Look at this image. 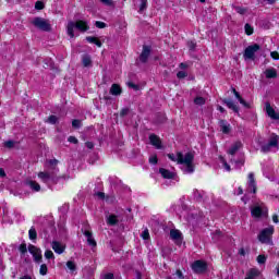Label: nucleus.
Instances as JSON below:
<instances>
[{"mask_svg": "<svg viewBox=\"0 0 279 279\" xmlns=\"http://www.w3.org/2000/svg\"><path fill=\"white\" fill-rule=\"evenodd\" d=\"M169 160L172 162H178V165H182L181 169L183 173H193L195 171V166L193 165V160H195V155L191 151L185 155L182 153L168 154Z\"/></svg>", "mask_w": 279, "mask_h": 279, "instance_id": "nucleus-1", "label": "nucleus"}, {"mask_svg": "<svg viewBox=\"0 0 279 279\" xmlns=\"http://www.w3.org/2000/svg\"><path fill=\"white\" fill-rule=\"evenodd\" d=\"M48 162V171L38 173V178L41 182H45V184L56 182V180H58V172L60 171V169H58V159H50Z\"/></svg>", "mask_w": 279, "mask_h": 279, "instance_id": "nucleus-2", "label": "nucleus"}, {"mask_svg": "<svg viewBox=\"0 0 279 279\" xmlns=\"http://www.w3.org/2000/svg\"><path fill=\"white\" fill-rule=\"evenodd\" d=\"M75 29H78V32H88L90 29V26H88V22L86 21H70L66 25V32H68V36H70L71 38H75Z\"/></svg>", "mask_w": 279, "mask_h": 279, "instance_id": "nucleus-3", "label": "nucleus"}, {"mask_svg": "<svg viewBox=\"0 0 279 279\" xmlns=\"http://www.w3.org/2000/svg\"><path fill=\"white\" fill-rule=\"evenodd\" d=\"M274 235V227H268L260 231L258 234V240L260 243H265L266 245H274V241H271V236Z\"/></svg>", "mask_w": 279, "mask_h": 279, "instance_id": "nucleus-4", "label": "nucleus"}, {"mask_svg": "<svg viewBox=\"0 0 279 279\" xmlns=\"http://www.w3.org/2000/svg\"><path fill=\"white\" fill-rule=\"evenodd\" d=\"M32 25H34L35 27H37V29H40L41 32H51V24H49V21L43 17L33 19Z\"/></svg>", "mask_w": 279, "mask_h": 279, "instance_id": "nucleus-5", "label": "nucleus"}, {"mask_svg": "<svg viewBox=\"0 0 279 279\" xmlns=\"http://www.w3.org/2000/svg\"><path fill=\"white\" fill-rule=\"evenodd\" d=\"M278 142H279V136L276 135V134H272L270 136L269 142L267 144H265V145H262L260 151L263 154H269V151H271V149H274V147L275 148L278 147Z\"/></svg>", "mask_w": 279, "mask_h": 279, "instance_id": "nucleus-6", "label": "nucleus"}, {"mask_svg": "<svg viewBox=\"0 0 279 279\" xmlns=\"http://www.w3.org/2000/svg\"><path fill=\"white\" fill-rule=\"evenodd\" d=\"M192 271L194 274H206V271H208V263L202 260V259H197L195 260L192 265Z\"/></svg>", "mask_w": 279, "mask_h": 279, "instance_id": "nucleus-7", "label": "nucleus"}, {"mask_svg": "<svg viewBox=\"0 0 279 279\" xmlns=\"http://www.w3.org/2000/svg\"><path fill=\"white\" fill-rule=\"evenodd\" d=\"M256 51H260V45L254 44L246 47L243 53L244 60H254Z\"/></svg>", "mask_w": 279, "mask_h": 279, "instance_id": "nucleus-8", "label": "nucleus"}, {"mask_svg": "<svg viewBox=\"0 0 279 279\" xmlns=\"http://www.w3.org/2000/svg\"><path fill=\"white\" fill-rule=\"evenodd\" d=\"M28 252L34 257L35 263H43V253H41L40 248L31 244L28 246Z\"/></svg>", "mask_w": 279, "mask_h": 279, "instance_id": "nucleus-9", "label": "nucleus"}, {"mask_svg": "<svg viewBox=\"0 0 279 279\" xmlns=\"http://www.w3.org/2000/svg\"><path fill=\"white\" fill-rule=\"evenodd\" d=\"M149 56H151V46L144 45L142 53L140 54V62L143 64L147 63Z\"/></svg>", "mask_w": 279, "mask_h": 279, "instance_id": "nucleus-10", "label": "nucleus"}, {"mask_svg": "<svg viewBox=\"0 0 279 279\" xmlns=\"http://www.w3.org/2000/svg\"><path fill=\"white\" fill-rule=\"evenodd\" d=\"M248 193L256 194V179H254V172L248 173L247 189Z\"/></svg>", "mask_w": 279, "mask_h": 279, "instance_id": "nucleus-11", "label": "nucleus"}, {"mask_svg": "<svg viewBox=\"0 0 279 279\" xmlns=\"http://www.w3.org/2000/svg\"><path fill=\"white\" fill-rule=\"evenodd\" d=\"M266 114L272 119V121H279V113L272 109L269 102H266Z\"/></svg>", "mask_w": 279, "mask_h": 279, "instance_id": "nucleus-12", "label": "nucleus"}, {"mask_svg": "<svg viewBox=\"0 0 279 279\" xmlns=\"http://www.w3.org/2000/svg\"><path fill=\"white\" fill-rule=\"evenodd\" d=\"M149 142L153 147H156V149H162V141H160V137H158V135L150 134Z\"/></svg>", "mask_w": 279, "mask_h": 279, "instance_id": "nucleus-13", "label": "nucleus"}, {"mask_svg": "<svg viewBox=\"0 0 279 279\" xmlns=\"http://www.w3.org/2000/svg\"><path fill=\"white\" fill-rule=\"evenodd\" d=\"M83 234L86 236L87 243L90 245V247H97V241H95V238H93V232L89 230H84Z\"/></svg>", "mask_w": 279, "mask_h": 279, "instance_id": "nucleus-14", "label": "nucleus"}, {"mask_svg": "<svg viewBox=\"0 0 279 279\" xmlns=\"http://www.w3.org/2000/svg\"><path fill=\"white\" fill-rule=\"evenodd\" d=\"M51 247L53 250V252H56V254H64V245H62V243L58 242V241H52L51 243Z\"/></svg>", "mask_w": 279, "mask_h": 279, "instance_id": "nucleus-15", "label": "nucleus"}, {"mask_svg": "<svg viewBox=\"0 0 279 279\" xmlns=\"http://www.w3.org/2000/svg\"><path fill=\"white\" fill-rule=\"evenodd\" d=\"M241 147H243V143H241V142H235V143L232 144V146L228 149L227 154H229V156H234V154H236V151H239V149H241Z\"/></svg>", "mask_w": 279, "mask_h": 279, "instance_id": "nucleus-16", "label": "nucleus"}, {"mask_svg": "<svg viewBox=\"0 0 279 279\" xmlns=\"http://www.w3.org/2000/svg\"><path fill=\"white\" fill-rule=\"evenodd\" d=\"M219 128H220V132H222V134H230L231 129H230V123H228V121L220 120Z\"/></svg>", "mask_w": 279, "mask_h": 279, "instance_id": "nucleus-17", "label": "nucleus"}, {"mask_svg": "<svg viewBox=\"0 0 279 279\" xmlns=\"http://www.w3.org/2000/svg\"><path fill=\"white\" fill-rule=\"evenodd\" d=\"M251 215L253 217H263V215H265V209L260 206H254L252 209H251Z\"/></svg>", "mask_w": 279, "mask_h": 279, "instance_id": "nucleus-18", "label": "nucleus"}, {"mask_svg": "<svg viewBox=\"0 0 279 279\" xmlns=\"http://www.w3.org/2000/svg\"><path fill=\"white\" fill-rule=\"evenodd\" d=\"M109 93H110V95H113L114 97H119V95H121V93H123V89H121V86L119 84H112Z\"/></svg>", "mask_w": 279, "mask_h": 279, "instance_id": "nucleus-19", "label": "nucleus"}, {"mask_svg": "<svg viewBox=\"0 0 279 279\" xmlns=\"http://www.w3.org/2000/svg\"><path fill=\"white\" fill-rule=\"evenodd\" d=\"M159 173L166 179V180H173L175 178V174L165 168L159 169Z\"/></svg>", "mask_w": 279, "mask_h": 279, "instance_id": "nucleus-20", "label": "nucleus"}, {"mask_svg": "<svg viewBox=\"0 0 279 279\" xmlns=\"http://www.w3.org/2000/svg\"><path fill=\"white\" fill-rule=\"evenodd\" d=\"M170 239H172V241H182V232L178 229H172L170 231Z\"/></svg>", "mask_w": 279, "mask_h": 279, "instance_id": "nucleus-21", "label": "nucleus"}, {"mask_svg": "<svg viewBox=\"0 0 279 279\" xmlns=\"http://www.w3.org/2000/svg\"><path fill=\"white\" fill-rule=\"evenodd\" d=\"M265 76L267 80H276V77H278V72L274 68L267 69L265 71Z\"/></svg>", "mask_w": 279, "mask_h": 279, "instance_id": "nucleus-22", "label": "nucleus"}, {"mask_svg": "<svg viewBox=\"0 0 279 279\" xmlns=\"http://www.w3.org/2000/svg\"><path fill=\"white\" fill-rule=\"evenodd\" d=\"M223 104H226V106L230 110H233V112H239V106H236V104H234V101L232 99H225Z\"/></svg>", "mask_w": 279, "mask_h": 279, "instance_id": "nucleus-23", "label": "nucleus"}, {"mask_svg": "<svg viewBox=\"0 0 279 279\" xmlns=\"http://www.w3.org/2000/svg\"><path fill=\"white\" fill-rule=\"evenodd\" d=\"M258 276H260V270L253 268L246 274L245 279H256Z\"/></svg>", "mask_w": 279, "mask_h": 279, "instance_id": "nucleus-24", "label": "nucleus"}, {"mask_svg": "<svg viewBox=\"0 0 279 279\" xmlns=\"http://www.w3.org/2000/svg\"><path fill=\"white\" fill-rule=\"evenodd\" d=\"M233 95L235 96V98L239 100V102L241 105L244 106V108H250V102H246L245 99H243V97H241V94H239V92H236V89H232Z\"/></svg>", "mask_w": 279, "mask_h": 279, "instance_id": "nucleus-25", "label": "nucleus"}, {"mask_svg": "<svg viewBox=\"0 0 279 279\" xmlns=\"http://www.w3.org/2000/svg\"><path fill=\"white\" fill-rule=\"evenodd\" d=\"M117 223H119V217L117 215L107 216L108 226H117Z\"/></svg>", "mask_w": 279, "mask_h": 279, "instance_id": "nucleus-26", "label": "nucleus"}, {"mask_svg": "<svg viewBox=\"0 0 279 279\" xmlns=\"http://www.w3.org/2000/svg\"><path fill=\"white\" fill-rule=\"evenodd\" d=\"M26 184L29 186V189H32V191H35L36 193L40 191V184H38L36 181H27Z\"/></svg>", "mask_w": 279, "mask_h": 279, "instance_id": "nucleus-27", "label": "nucleus"}, {"mask_svg": "<svg viewBox=\"0 0 279 279\" xmlns=\"http://www.w3.org/2000/svg\"><path fill=\"white\" fill-rule=\"evenodd\" d=\"M193 196L196 202H203L204 201V192H199L198 190L193 191Z\"/></svg>", "mask_w": 279, "mask_h": 279, "instance_id": "nucleus-28", "label": "nucleus"}, {"mask_svg": "<svg viewBox=\"0 0 279 279\" xmlns=\"http://www.w3.org/2000/svg\"><path fill=\"white\" fill-rule=\"evenodd\" d=\"M28 236L31 241H36V239L38 238V233L36 232V229L34 227L29 229Z\"/></svg>", "mask_w": 279, "mask_h": 279, "instance_id": "nucleus-29", "label": "nucleus"}, {"mask_svg": "<svg viewBox=\"0 0 279 279\" xmlns=\"http://www.w3.org/2000/svg\"><path fill=\"white\" fill-rule=\"evenodd\" d=\"M83 66H90L93 64V60L90 59V56L85 54L82 59Z\"/></svg>", "mask_w": 279, "mask_h": 279, "instance_id": "nucleus-30", "label": "nucleus"}, {"mask_svg": "<svg viewBox=\"0 0 279 279\" xmlns=\"http://www.w3.org/2000/svg\"><path fill=\"white\" fill-rule=\"evenodd\" d=\"M47 260H56V255H53V251L47 250L44 254Z\"/></svg>", "mask_w": 279, "mask_h": 279, "instance_id": "nucleus-31", "label": "nucleus"}, {"mask_svg": "<svg viewBox=\"0 0 279 279\" xmlns=\"http://www.w3.org/2000/svg\"><path fill=\"white\" fill-rule=\"evenodd\" d=\"M140 10L138 13L143 14L147 10V0H140Z\"/></svg>", "mask_w": 279, "mask_h": 279, "instance_id": "nucleus-32", "label": "nucleus"}, {"mask_svg": "<svg viewBox=\"0 0 279 279\" xmlns=\"http://www.w3.org/2000/svg\"><path fill=\"white\" fill-rule=\"evenodd\" d=\"M194 104H195V106H204V104H206V99L202 96H197L194 99Z\"/></svg>", "mask_w": 279, "mask_h": 279, "instance_id": "nucleus-33", "label": "nucleus"}, {"mask_svg": "<svg viewBox=\"0 0 279 279\" xmlns=\"http://www.w3.org/2000/svg\"><path fill=\"white\" fill-rule=\"evenodd\" d=\"M109 182L111 186H117L118 184H121V180H119L117 177H109Z\"/></svg>", "mask_w": 279, "mask_h": 279, "instance_id": "nucleus-34", "label": "nucleus"}, {"mask_svg": "<svg viewBox=\"0 0 279 279\" xmlns=\"http://www.w3.org/2000/svg\"><path fill=\"white\" fill-rule=\"evenodd\" d=\"M48 271H49V268H47V264H41L39 268L40 276H47Z\"/></svg>", "mask_w": 279, "mask_h": 279, "instance_id": "nucleus-35", "label": "nucleus"}, {"mask_svg": "<svg viewBox=\"0 0 279 279\" xmlns=\"http://www.w3.org/2000/svg\"><path fill=\"white\" fill-rule=\"evenodd\" d=\"M244 29L247 36H252V34H254V27H252L250 24H245Z\"/></svg>", "mask_w": 279, "mask_h": 279, "instance_id": "nucleus-36", "label": "nucleus"}, {"mask_svg": "<svg viewBox=\"0 0 279 279\" xmlns=\"http://www.w3.org/2000/svg\"><path fill=\"white\" fill-rule=\"evenodd\" d=\"M66 267H68V269H70V271H75V269H77V266L75 265V262H73V260L66 262Z\"/></svg>", "mask_w": 279, "mask_h": 279, "instance_id": "nucleus-37", "label": "nucleus"}, {"mask_svg": "<svg viewBox=\"0 0 279 279\" xmlns=\"http://www.w3.org/2000/svg\"><path fill=\"white\" fill-rule=\"evenodd\" d=\"M72 128H74L75 130H80V128H82V120H73L72 121Z\"/></svg>", "mask_w": 279, "mask_h": 279, "instance_id": "nucleus-38", "label": "nucleus"}, {"mask_svg": "<svg viewBox=\"0 0 279 279\" xmlns=\"http://www.w3.org/2000/svg\"><path fill=\"white\" fill-rule=\"evenodd\" d=\"M257 263H258L259 265H265V263H267V256H265V255H258V256H257Z\"/></svg>", "mask_w": 279, "mask_h": 279, "instance_id": "nucleus-39", "label": "nucleus"}, {"mask_svg": "<svg viewBox=\"0 0 279 279\" xmlns=\"http://www.w3.org/2000/svg\"><path fill=\"white\" fill-rule=\"evenodd\" d=\"M235 12H238V14H245L247 12V8H243V7H233Z\"/></svg>", "mask_w": 279, "mask_h": 279, "instance_id": "nucleus-40", "label": "nucleus"}, {"mask_svg": "<svg viewBox=\"0 0 279 279\" xmlns=\"http://www.w3.org/2000/svg\"><path fill=\"white\" fill-rule=\"evenodd\" d=\"M230 162H234L235 167H243L245 161L243 159L234 160V158H231Z\"/></svg>", "mask_w": 279, "mask_h": 279, "instance_id": "nucleus-41", "label": "nucleus"}, {"mask_svg": "<svg viewBox=\"0 0 279 279\" xmlns=\"http://www.w3.org/2000/svg\"><path fill=\"white\" fill-rule=\"evenodd\" d=\"M220 162L223 165L225 169L227 171H230V165H228V161H226V158H223L222 156L219 157Z\"/></svg>", "mask_w": 279, "mask_h": 279, "instance_id": "nucleus-42", "label": "nucleus"}, {"mask_svg": "<svg viewBox=\"0 0 279 279\" xmlns=\"http://www.w3.org/2000/svg\"><path fill=\"white\" fill-rule=\"evenodd\" d=\"M95 26L98 28V29H105V27H107V24L105 22H101V21H96L95 22Z\"/></svg>", "mask_w": 279, "mask_h": 279, "instance_id": "nucleus-43", "label": "nucleus"}, {"mask_svg": "<svg viewBox=\"0 0 279 279\" xmlns=\"http://www.w3.org/2000/svg\"><path fill=\"white\" fill-rule=\"evenodd\" d=\"M4 147H7V149H12L14 147V141L9 140L4 142Z\"/></svg>", "mask_w": 279, "mask_h": 279, "instance_id": "nucleus-44", "label": "nucleus"}, {"mask_svg": "<svg viewBox=\"0 0 279 279\" xmlns=\"http://www.w3.org/2000/svg\"><path fill=\"white\" fill-rule=\"evenodd\" d=\"M142 239H144V241L149 240V230L145 229L142 234H141Z\"/></svg>", "mask_w": 279, "mask_h": 279, "instance_id": "nucleus-45", "label": "nucleus"}, {"mask_svg": "<svg viewBox=\"0 0 279 279\" xmlns=\"http://www.w3.org/2000/svg\"><path fill=\"white\" fill-rule=\"evenodd\" d=\"M48 123H51V125H56V123H58V117L56 116H50L48 118Z\"/></svg>", "mask_w": 279, "mask_h": 279, "instance_id": "nucleus-46", "label": "nucleus"}, {"mask_svg": "<svg viewBox=\"0 0 279 279\" xmlns=\"http://www.w3.org/2000/svg\"><path fill=\"white\" fill-rule=\"evenodd\" d=\"M149 163L150 165H158V156L153 155L149 157Z\"/></svg>", "mask_w": 279, "mask_h": 279, "instance_id": "nucleus-47", "label": "nucleus"}, {"mask_svg": "<svg viewBox=\"0 0 279 279\" xmlns=\"http://www.w3.org/2000/svg\"><path fill=\"white\" fill-rule=\"evenodd\" d=\"M186 75H189V74L185 71H179L177 73L178 80H184V77H186Z\"/></svg>", "mask_w": 279, "mask_h": 279, "instance_id": "nucleus-48", "label": "nucleus"}, {"mask_svg": "<svg viewBox=\"0 0 279 279\" xmlns=\"http://www.w3.org/2000/svg\"><path fill=\"white\" fill-rule=\"evenodd\" d=\"M19 250L21 254H27V244H21Z\"/></svg>", "mask_w": 279, "mask_h": 279, "instance_id": "nucleus-49", "label": "nucleus"}, {"mask_svg": "<svg viewBox=\"0 0 279 279\" xmlns=\"http://www.w3.org/2000/svg\"><path fill=\"white\" fill-rule=\"evenodd\" d=\"M35 9L36 10H44L45 9V4L43 2H40V1H37L35 3Z\"/></svg>", "mask_w": 279, "mask_h": 279, "instance_id": "nucleus-50", "label": "nucleus"}, {"mask_svg": "<svg viewBox=\"0 0 279 279\" xmlns=\"http://www.w3.org/2000/svg\"><path fill=\"white\" fill-rule=\"evenodd\" d=\"M104 5H108L109 8L113 5L112 0H99Z\"/></svg>", "mask_w": 279, "mask_h": 279, "instance_id": "nucleus-51", "label": "nucleus"}, {"mask_svg": "<svg viewBox=\"0 0 279 279\" xmlns=\"http://www.w3.org/2000/svg\"><path fill=\"white\" fill-rule=\"evenodd\" d=\"M129 113H130V109L124 108V109H122V110L120 111V117H126V114H129Z\"/></svg>", "mask_w": 279, "mask_h": 279, "instance_id": "nucleus-52", "label": "nucleus"}, {"mask_svg": "<svg viewBox=\"0 0 279 279\" xmlns=\"http://www.w3.org/2000/svg\"><path fill=\"white\" fill-rule=\"evenodd\" d=\"M270 57L272 58V60H279V53H278V51H272V52H270Z\"/></svg>", "mask_w": 279, "mask_h": 279, "instance_id": "nucleus-53", "label": "nucleus"}, {"mask_svg": "<svg viewBox=\"0 0 279 279\" xmlns=\"http://www.w3.org/2000/svg\"><path fill=\"white\" fill-rule=\"evenodd\" d=\"M101 279H114V275L112 272L106 274Z\"/></svg>", "mask_w": 279, "mask_h": 279, "instance_id": "nucleus-54", "label": "nucleus"}, {"mask_svg": "<svg viewBox=\"0 0 279 279\" xmlns=\"http://www.w3.org/2000/svg\"><path fill=\"white\" fill-rule=\"evenodd\" d=\"M68 141H69V143H73L74 145H77V143H78V141L76 140L75 136H70V137L68 138Z\"/></svg>", "mask_w": 279, "mask_h": 279, "instance_id": "nucleus-55", "label": "nucleus"}, {"mask_svg": "<svg viewBox=\"0 0 279 279\" xmlns=\"http://www.w3.org/2000/svg\"><path fill=\"white\" fill-rule=\"evenodd\" d=\"M86 40H87V43H90L92 45H95L97 38L88 36V37H86Z\"/></svg>", "mask_w": 279, "mask_h": 279, "instance_id": "nucleus-56", "label": "nucleus"}, {"mask_svg": "<svg viewBox=\"0 0 279 279\" xmlns=\"http://www.w3.org/2000/svg\"><path fill=\"white\" fill-rule=\"evenodd\" d=\"M187 45H189V49L191 51H194L195 47H197V45L195 43H193V41H190Z\"/></svg>", "mask_w": 279, "mask_h": 279, "instance_id": "nucleus-57", "label": "nucleus"}, {"mask_svg": "<svg viewBox=\"0 0 279 279\" xmlns=\"http://www.w3.org/2000/svg\"><path fill=\"white\" fill-rule=\"evenodd\" d=\"M128 86H129V88H133V90H138V85H136L134 83H129Z\"/></svg>", "mask_w": 279, "mask_h": 279, "instance_id": "nucleus-58", "label": "nucleus"}, {"mask_svg": "<svg viewBox=\"0 0 279 279\" xmlns=\"http://www.w3.org/2000/svg\"><path fill=\"white\" fill-rule=\"evenodd\" d=\"M87 149H93L95 147V144L93 142L85 143Z\"/></svg>", "mask_w": 279, "mask_h": 279, "instance_id": "nucleus-59", "label": "nucleus"}, {"mask_svg": "<svg viewBox=\"0 0 279 279\" xmlns=\"http://www.w3.org/2000/svg\"><path fill=\"white\" fill-rule=\"evenodd\" d=\"M177 276L179 279H184V275L182 274V270H177Z\"/></svg>", "mask_w": 279, "mask_h": 279, "instance_id": "nucleus-60", "label": "nucleus"}, {"mask_svg": "<svg viewBox=\"0 0 279 279\" xmlns=\"http://www.w3.org/2000/svg\"><path fill=\"white\" fill-rule=\"evenodd\" d=\"M97 197H99L100 199H104V197H106V194L104 192H98L96 193Z\"/></svg>", "mask_w": 279, "mask_h": 279, "instance_id": "nucleus-61", "label": "nucleus"}, {"mask_svg": "<svg viewBox=\"0 0 279 279\" xmlns=\"http://www.w3.org/2000/svg\"><path fill=\"white\" fill-rule=\"evenodd\" d=\"M0 178H5V170L3 168H0Z\"/></svg>", "mask_w": 279, "mask_h": 279, "instance_id": "nucleus-62", "label": "nucleus"}, {"mask_svg": "<svg viewBox=\"0 0 279 279\" xmlns=\"http://www.w3.org/2000/svg\"><path fill=\"white\" fill-rule=\"evenodd\" d=\"M94 45H95L96 47H101V46H102V44H101V41H99V39H96V41L94 43Z\"/></svg>", "mask_w": 279, "mask_h": 279, "instance_id": "nucleus-63", "label": "nucleus"}, {"mask_svg": "<svg viewBox=\"0 0 279 279\" xmlns=\"http://www.w3.org/2000/svg\"><path fill=\"white\" fill-rule=\"evenodd\" d=\"M239 254L240 256H245V248H240Z\"/></svg>", "mask_w": 279, "mask_h": 279, "instance_id": "nucleus-64", "label": "nucleus"}]
</instances>
